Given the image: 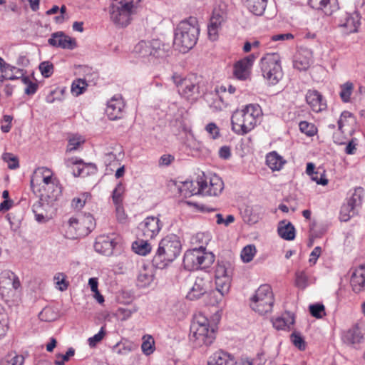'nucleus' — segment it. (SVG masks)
I'll return each instance as SVG.
<instances>
[{"label":"nucleus","mask_w":365,"mask_h":365,"mask_svg":"<svg viewBox=\"0 0 365 365\" xmlns=\"http://www.w3.org/2000/svg\"><path fill=\"white\" fill-rule=\"evenodd\" d=\"M199 34L198 21L195 17L190 16L178 24L173 44L180 52L186 53L196 44Z\"/></svg>","instance_id":"obj_1"},{"label":"nucleus","mask_w":365,"mask_h":365,"mask_svg":"<svg viewBox=\"0 0 365 365\" xmlns=\"http://www.w3.org/2000/svg\"><path fill=\"white\" fill-rule=\"evenodd\" d=\"M182 245L178 236L174 234L165 236L159 242L152 259L153 266L160 269L165 268L180 255Z\"/></svg>","instance_id":"obj_2"},{"label":"nucleus","mask_w":365,"mask_h":365,"mask_svg":"<svg viewBox=\"0 0 365 365\" xmlns=\"http://www.w3.org/2000/svg\"><path fill=\"white\" fill-rule=\"evenodd\" d=\"M140 0H113L109 6L110 21L118 28L130 25L137 14Z\"/></svg>","instance_id":"obj_3"},{"label":"nucleus","mask_w":365,"mask_h":365,"mask_svg":"<svg viewBox=\"0 0 365 365\" xmlns=\"http://www.w3.org/2000/svg\"><path fill=\"white\" fill-rule=\"evenodd\" d=\"M262 110L258 105L250 104L242 110H235L231 118L232 130L238 135H245L257 124Z\"/></svg>","instance_id":"obj_4"},{"label":"nucleus","mask_w":365,"mask_h":365,"mask_svg":"<svg viewBox=\"0 0 365 365\" xmlns=\"http://www.w3.org/2000/svg\"><path fill=\"white\" fill-rule=\"evenodd\" d=\"M232 269L230 264L218 263L215 270V290L210 292L212 305H217L222 302L230 289Z\"/></svg>","instance_id":"obj_5"},{"label":"nucleus","mask_w":365,"mask_h":365,"mask_svg":"<svg viewBox=\"0 0 365 365\" xmlns=\"http://www.w3.org/2000/svg\"><path fill=\"white\" fill-rule=\"evenodd\" d=\"M134 53L141 58L143 61L150 63L153 66H158L168 56V51L165 48V45L158 41L150 43L141 41L135 46Z\"/></svg>","instance_id":"obj_6"},{"label":"nucleus","mask_w":365,"mask_h":365,"mask_svg":"<svg viewBox=\"0 0 365 365\" xmlns=\"http://www.w3.org/2000/svg\"><path fill=\"white\" fill-rule=\"evenodd\" d=\"M274 302L271 287L268 284H262L251 298L250 307L255 312L263 315L272 311Z\"/></svg>","instance_id":"obj_7"},{"label":"nucleus","mask_w":365,"mask_h":365,"mask_svg":"<svg viewBox=\"0 0 365 365\" xmlns=\"http://www.w3.org/2000/svg\"><path fill=\"white\" fill-rule=\"evenodd\" d=\"M68 224L69 232H75L76 236L72 237L76 238L87 236L96 227L94 218L90 214L71 217Z\"/></svg>","instance_id":"obj_8"},{"label":"nucleus","mask_w":365,"mask_h":365,"mask_svg":"<svg viewBox=\"0 0 365 365\" xmlns=\"http://www.w3.org/2000/svg\"><path fill=\"white\" fill-rule=\"evenodd\" d=\"M197 185H200L201 195L206 196H217L224 189L223 181L219 176L207 178L203 173L197 177Z\"/></svg>","instance_id":"obj_9"},{"label":"nucleus","mask_w":365,"mask_h":365,"mask_svg":"<svg viewBox=\"0 0 365 365\" xmlns=\"http://www.w3.org/2000/svg\"><path fill=\"white\" fill-rule=\"evenodd\" d=\"M162 227L163 223L158 217H147L139 224L138 235L145 239H153L158 235Z\"/></svg>","instance_id":"obj_10"},{"label":"nucleus","mask_w":365,"mask_h":365,"mask_svg":"<svg viewBox=\"0 0 365 365\" xmlns=\"http://www.w3.org/2000/svg\"><path fill=\"white\" fill-rule=\"evenodd\" d=\"M190 340L195 341L197 346H209L215 339V330L210 327H190Z\"/></svg>","instance_id":"obj_11"},{"label":"nucleus","mask_w":365,"mask_h":365,"mask_svg":"<svg viewBox=\"0 0 365 365\" xmlns=\"http://www.w3.org/2000/svg\"><path fill=\"white\" fill-rule=\"evenodd\" d=\"M360 19L361 16L357 11L344 13L339 18V26L346 34L355 33L360 25Z\"/></svg>","instance_id":"obj_12"},{"label":"nucleus","mask_w":365,"mask_h":365,"mask_svg":"<svg viewBox=\"0 0 365 365\" xmlns=\"http://www.w3.org/2000/svg\"><path fill=\"white\" fill-rule=\"evenodd\" d=\"M210 280L208 278L197 277L195 279L194 284L187 294V298L190 300H196L204 294L208 293ZM210 292H209V295Z\"/></svg>","instance_id":"obj_13"},{"label":"nucleus","mask_w":365,"mask_h":365,"mask_svg":"<svg viewBox=\"0 0 365 365\" xmlns=\"http://www.w3.org/2000/svg\"><path fill=\"white\" fill-rule=\"evenodd\" d=\"M124 103L120 95H115L107 103L106 112L110 120H114L121 118Z\"/></svg>","instance_id":"obj_14"},{"label":"nucleus","mask_w":365,"mask_h":365,"mask_svg":"<svg viewBox=\"0 0 365 365\" xmlns=\"http://www.w3.org/2000/svg\"><path fill=\"white\" fill-rule=\"evenodd\" d=\"M115 245L116 242L113 237L102 235L97 237L94 244V249L98 253L110 256L113 254Z\"/></svg>","instance_id":"obj_15"},{"label":"nucleus","mask_w":365,"mask_h":365,"mask_svg":"<svg viewBox=\"0 0 365 365\" xmlns=\"http://www.w3.org/2000/svg\"><path fill=\"white\" fill-rule=\"evenodd\" d=\"M215 98H213V101L210 104V107L213 111L217 112L226 108L229 102L225 86H217L215 88Z\"/></svg>","instance_id":"obj_16"},{"label":"nucleus","mask_w":365,"mask_h":365,"mask_svg":"<svg viewBox=\"0 0 365 365\" xmlns=\"http://www.w3.org/2000/svg\"><path fill=\"white\" fill-rule=\"evenodd\" d=\"M350 283L354 292L359 293L365 289V264L359 265L353 272Z\"/></svg>","instance_id":"obj_17"},{"label":"nucleus","mask_w":365,"mask_h":365,"mask_svg":"<svg viewBox=\"0 0 365 365\" xmlns=\"http://www.w3.org/2000/svg\"><path fill=\"white\" fill-rule=\"evenodd\" d=\"M48 43L52 46L68 49H73L76 46L74 39L66 36L62 32L53 34L51 37L48 39Z\"/></svg>","instance_id":"obj_18"},{"label":"nucleus","mask_w":365,"mask_h":365,"mask_svg":"<svg viewBox=\"0 0 365 365\" xmlns=\"http://www.w3.org/2000/svg\"><path fill=\"white\" fill-rule=\"evenodd\" d=\"M306 101L314 112H320L327 107L322 101V96L316 90H309L306 94Z\"/></svg>","instance_id":"obj_19"},{"label":"nucleus","mask_w":365,"mask_h":365,"mask_svg":"<svg viewBox=\"0 0 365 365\" xmlns=\"http://www.w3.org/2000/svg\"><path fill=\"white\" fill-rule=\"evenodd\" d=\"M295 322L294 314L291 312H285L281 317L272 321L273 327L277 330H290Z\"/></svg>","instance_id":"obj_20"},{"label":"nucleus","mask_w":365,"mask_h":365,"mask_svg":"<svg viewBox=\"0 0 365 365\" xmlns=\"http://www.w3.org/2000/svg\"><path fill=\"white\" fill-rule=\"evenodd\" d=\"M342 341L349 345L359 344L363 339V334L358 324L344 331L341 336Z\"/></svg>","instance_id":"obj_21"},{"label":"nucleus","mask_w":365,"mask_h":365,"mask_svg":"<svg viewBox=\"0 0 365 365\" xmlns=\"http://www.w3.org/2000/svg\"><path fill=\"white\" fill-rule=\"evenodd\" d=\"M236 361L230 354L219 351L214 353L207 361V365H235Z\"/></svg>","instance_id":"obj_22"},{"label":"nucleus","mask_w":365,"mask_h":365,"mask_svg":"<svg viewBox=\"0 0 365 365\" xmlns=\"http://www.w3.org/2000/svg\"><path fill=\"white\" fill-rule=\"evenodd\" d=\"M172 78L175 84L180 88L179 91L182 88H186L190 85L199 83L198 77L194 73H190L185 77L175 73L173 75Z\"/></svg>","instance_id":"obj_23"},{"label":"nucleus","mask_w":365,"mask_h":365,"mask_svg":"<svg viewBox=\"0 0 365 365\" xmlns=\"http://www.w3.org/2000/svg\"><path fill=\"white\" fill-rule=\"evenodd\" d=\"M309 4L312 8L322 10L327 16L331 15L337 9L335 0H309Z\"/></svg>","instance_id":"obj_24"},{"label":"nucleus","mask_w":365,"mask_h":365,"mask_svg":"<svg viewBox=\"0 0 365 365\" xmlns=\"http://www.w3.org/2000/svg\"><path fill=\"white\" fill-rule=\"evenodd\" d=\"M312 61V52L309 50H301L296 56L294 61V68H308Z\"/></svg>","instance_id":"obj_25"},{"label":"nucleus","mask_w":365,"mask_h":365,"mask_svg":"<svg viewBox=\"0 0 365 365\" xmlns=\"http://www.w3.org/2000/svg\"><path fill=\"white\" fill-rule=\"evenodd\" d=\"M277 232L280 237L286 240H292L295 237V228L294 225L285 220L279 222Z\"/></svg>","instance_id":"obj_26"},{"label":"nucleus","mask_w":365,"mask_h":365,"mask_svg":"<svg viewBox=\"0 0 365 365\" xmlns=\"http://www.w3.org/2000/svg\"><path fill=\"white\" fill-rule=\"evenodd\" d=\"M268 0H242L250 12L256 16H262L267 7Z\"/></svg>","instance_id":"obj_27"},{"label":"nucleus","mask_w":365,"mask_h":365,"mask_svg":"<svg viewBox=\"0 0 365 365\" xmlns=\"http://www.w3.org/2000/svg\"><path fill=\"white\" fill-rule=\"evenodd\" d=\"M197 269L209 267L215 261V255L212 252H206L205 248H197Z\"/></svg>","instance_id":"obj_28"},{"label":"nucleus","mask_w":365,"mask_h":365,"mask_svg":"<svg viewBox=\"0 0 365 365\" xmlns=\"http://www.w3.org/2000/svg\"><path fill=\"white\" fill-rule=\"evenodd\" d=\"M197 248L187 250L183 257V265L185 269L189 271L197 269Z\"/></svg>","instance_id":"obj_29"},{"label":"nucleus","mask_w":365,"mask_h":365,"mask_svg":"<svg viewBox=\"0 0 365 365\" xmlns=\"http://www.w3.org/2000/svg\"><path fill=\"white\" fill-rule=\"evenodd\" d=\"M286 161L277 152L272 151L266 156V163L272 170H279Z\"/></svg>","instance_id":"obj_30"},{"label":"nucleus","mask_w":365,"mask_h":365,"mask_svg":"<svg viewBox=\"0 0 365 365\" xmlns=\"http://www.w3.org/2000/svg\"><path fill=\"white\" fill-rule=\"evenodd\" d=\"M261 66L266 68L281 67V59L279 54L267 53L261 59Z\"/></svg>","instance_id":"obj_31"},{"label":"nucleus","mask_w":365,"mask_h":365,"mask_svg":"<svg viewBox=\"0 0 365 365\" xmlns=\"http://www.w3.org/2000/svg\"><path fill=\"white\" fill-rule=\"evenodd\" d=\"M180 192L185 197H190L195 195H201L200 190V185H197V181H185L182 183V187L180 188Z\"/></svg>","instance_id":"obj_32"},{"label":"nucleus","mask_w":365,"mask_h":365,"mask_svg":"<svg viewBox=\"0 0 365 365\" xmlns=\"http://www.w3.org/2000/svg\"><path fill=\"white\" fill-rule=\"evenodd\" d=\"M149 239L138 240L133 242L132 249L140 255H146L151 251V245L148 242Z\"/></svg>","instance_id":"obj_33"},{"label":"nucleus","mask_w":365,"mask_h":365,"mask_svg":"<svg viewBox=\"0 0 365 365\" xmlns=\"http://www.w3.org/2000/svg\"><path fill=\"white\" fill-rule=\"evenodd\" d=\"M263 77L270 85H276L283 77L282 70H262Z\"/></svg>","instance_id":"obj_34"},{"label":"nucleus","mask_w":365,"mask_h":365,"mask_svg":"<svg viewBox=\"0 0 365 365\" xmlns=\"http://www.w3.org/2000/svg\"><path fill=\"white\" fill-rule=\"evenodd\" d=\"M154 274L151 270L144 269L138 276V286L140 287H148L153 281Z\"/></svg>","instance_id":"obj_35"},{"label":"nucleus","mask_w":365,"mask_h":365,"mask_svg":"<svg viewBox=\"0 0 365 365\" xmlns=\"http://www.w3.org/2000/svg\"><path fill=\"white\" fill-rule=\"evenodd\" d=\"M222 23L220 21H217L216 20H213L212 19H210V23L207 26V34L208 37L212 41H215L218 38L219 31L222 28Z\"/></svg>","instance_id":"obj_36"},{"label":"nucleus","mask_w":365,"mask_h":365,"mask_svg":"<svg viewBox=\"0 0 365 365\" xmlns=\"http://www.w3.org/2000/svg\"><path fill=\"white\" fill-rule=\"evenodd\" d=\"M58 313L51 307H44L38 314V318L43 322H53L58 318Z\"/></svg>","instance_id":"obj_37"},{"label":"nucleus","mask_w":365,"mask_h":365,"mask_svg":"<svg viewBox=\"0 0 365 365\" xmlns=\"http://www.w3.org/2000/svg\"><path fill=\"white\" fill-rule=\"evenodd\" d=\"M21 82L26 86L24 92L26 94L31 96L34 95L38 89V84L36 82H33L31 80L30 76H25L21 73V76L19 77Z\"/></svg>","instance_id":"obj_38"},{"label":"nucleus","mask_w":365,"mask_h":365,"mask_svg":"<svg viewBox=\"0 0 365 365\" xmlns=\"http://www.w3.org/2000/svg\"><path fill=\"white\" fill-rule=\"evenodd\" d=\"M87 86L88 84L86 80L78 78L73 81L71 91L73 96H78L86 91Z\"/></svg>","instance_id":"obj_39"},{"label":"nucleus","mask_w":365,"mask_h":365,"mask_svg":"<svg viewBox=\"0 0 365 365\" xmlns=\"http://www.w3.org/2000/svg\"><path fill=\"white\" fill-rule=\"evenodd\" d=\"M355 207L348 202L344 203L340 210L339 219L341 221L347 222L351 217L356 214Z\"/></svg>","instance_id":"obj_40"},{"label":"nucleus","mask_w":365,"mask_h":365,"mask_svg":"<svg viewBox=\"0 0 365 365\" xmlns=\"http://www.w3.org/2000/svg\"><path fill=\"white\" fill-rule=\"evenodd\" d=\"M363 196L364 189L361 187H356L354 189V191L350 198L347 200V202L356 208L357 207L361 206Z\"/></svg>","instance_id":"obj_41"},{"label":"nucleus","mask_w":365,"mask_h":365,"mask_svg":"<svg viewBox=\"0 0 365 365\" xmlns=\"http://www.w3.org/2000/svg\"><path fill=\"white\" fill-rule=\"evenodd\" d=\"M124 192L125 186L120 182L112 192V200L115 205H123Z\"/></svg>","instance_id":"obj_42"},{"label":"nucleus","mask_w":365,"mask_h":365,"mask_svg":"<svg viewBox=\"0 0 365 365\" xmlns=\"http://www.w3.org/2000/svg\"><path fill=\"white\" fill-rule=\"evenodd\" d=\"M340 88L341 91L339 93V96L341 100L345 103L349 102L350 101V97L354 90V84L350 81H347L344 84L341 85Z\"/></svg>","instance_id":"obj_43"},{"label":"nucleus","mask_w":365,"mask_h":365,"mask_svg":"<svg viewBox=\"0 0 365 365\" xmlns=\"http://www.w3.org/2000/svg\"><path fill=\"white\" fill-rule=\"evenodd\" d=\"M210 19L223 24L227 19V11L225 5L220 4L218 6V7H215L213 9Z\"/></svg>","instance_id":"obj_44"},{"label":"nucleus","mask_w":365,"mask_h":365,"mask_svg":"<svg viewBox=\"0 0 365 365\" xmlns=\"http://www.w3.org/2000/svg\"><path fill=\"white\" fill-rule=\"evenodd\" d=\"M39 172L42 175L43 183L49 188L53 187L56 183L52 179V173L50 169L46 168H41L36 173Z\"/></svg>","instance_id":"obj_45"},{"label":"nucleus","mask_w":365,"mask_h":365,"mask_svg":"<svg viewBox=\"0 0 365 365\" xmlns=\"http://www.w3.org/2000/svg\"><path fill=\"white\" fill-rule=\"evenodd\" d=\"M256 253V247L253 245L245 246L241 252V258L244 262H250L252 260Z\"/></svg>","instance_id":"obj_46"},{"label":"nucleus","mask_w":365,"mask_h":365,"mask_svg":"<svg viewBox=\"0 0 365 365\" xmlns=\"http://www.w3.org/2000/svg\"><path fill=\"white\" fill-rule=\"evenodd\" d=\"M256 58V56L254 54L245 57L235 62L234 68H250L253 66Z\"/></svg>","instance_id":"obj_47"},{"label":"nucleus","mask_w":365,"mask_h":365,"mask_svg":"<svg viewBox=\"0 0 365 365\" xmlns=\"http://www.w3.org/2000/svg\"><path fill=\"white\" fill-rule=\"evenodd\" d=\"M199 86L198 84H192L188 86L186 88H182L181 91H180L182 96H183L185 98H186L188 100L194 99L195 94L199 93L198 91Z\"/></svg>","instance_id":"obj_48"},{"label":"nucleus","mask_w":365,"mask_h":365,"mask_svg":"<svg viewBox=\"0 0 365 365\" xmlns=\"http://www.w3.org/2000/svg\"><path fill=\"white\" fill-rule=\"evenodd\" d=\"M299 127L302 133L310 137L314 136L317 133V128L314 125L307 121H301Z\"/></svg>","instance_id":"obj_49"},{"label":"nucleus","mask_w":365,"mask_h":365,"mask_svg":"<svg viewBox=\"0 0 365 365\" xmlns=\"http://www.w3.org/2000/svg\"><path fill=\"white\" fill-rule=\"evenodd\" d=\"M2 159L7 163L9 169H16L19 167V159L16 156L9 153H5L2 155Z\"/></svg>","instance_id":"obj_50"},{"label":"nucleus","mask_w":365,"mask_h":365,"mask_svg":"<svg viewBox=\"0 0 365 365\" xmlns=\"http://www.w3.org/2000/svg\"><path fill=\"white\" fill-rule=\"evenodd\" d=\"M190 327H195V328L200 327H210L209 321L203 314L198 313L195 315Z\"/></svg>","instance_id":"obj_51"},{"label":"nucleus","mask_w":365,"mask_h":365,"mask_svg":"<svg viewBox=\"0 0 365 365\" xmlns=\"http://www.w3.org/2000/svg\"><path fill=\"white\" fill-rule=\"evenodd\" d=\"M295 275V285L299 289H305L308 284V277L306 273L304 271H298Z\"/></svg>","instance_id":"obj_52"},{"label":"nucleus","mask_w":365,"mask_h":365,"mask_svg":"<svg viewBox=\"0 0 365 365\" xmlns=\"http://www.w3.org/2000/svg\"><path fill=\"white\" fill-rule=\"evenodd\" d=\"M309 312L312 316L317 319H321L325 315L324 306L322 304H314L309 305Z\"/></svg>","instance_id":"obj_53"},{"label":"nucleus","mask_w":365,"mask_h":365,"mask_svg":"<svg viewBox=\"0 0 365 365\" xmlns=\"http://www.w3.org/2000/svg\"><path fill=\"white\" fill-rule=\"evenodd\" d=\"M290 339L293 344L299 349H305L306 344L300 333L296 331L293 332L290 336Z\"/></svg>","instance_id":"obj_54"},{"label":"nucleus","mask_w":365,"mask_h":365,"mask_svg":"<svg viewBox=\"0 0 365 365\" xmlns=\"http://www.w3.org/2000/svg\"><path fill=\"white\" fill-rule=\"evenodd\" d=\"M83 142V139L80 135H73L68 140L66 151L71 152L76 150Z\"/></svg>","instance_id":"obj_55"},{"label":"nucleus","mask_w":365,"mask_h":365,"mask_svg":"<svg viewBox=\"0 0 365 365\" xmlns=\"http://www.w3.org/2000/svg\"><path fill=\"white\" fill-rule=\"evenodd\" d=\"M76 166H77L76 167V170H73V175L75 177H77V176H85V175H88L89 173L85 171V170L86 168H91V169H93L94 170L96 169L95 165L91 164V163L88 164V165H85L83 161H82V164L81 165H77Z\"/></svg>","instance_id":"obj_56"},{"label":"nucleus","mask_w":365,"mask_h":365,"mask_svg":"<svg viewBox=\"0 0 365 365\" xmlns=\"http://www.w3.org/2000/svg\"><path fill=\"white\" fill-rule=\"evenodd\" d=\"M154 339L151 336H149L146 339H144L141 345L143 352L146 355H150L154 351L153 348Z\"/></svg>","instance_id":"obj_57"},{"label":"nucleus","mask_w":365,"mask_h":365,"mask_svg":"<svg viewBox=\"0 0 365 365\" xmlns=\"http://www.w3.org/2000/svg\"><path fill=\"white\" fill-rule=\"evenodd\" d=\"M75 354V350L73 348H69L66 353L63 355L58 354L57 355V359L55 361L54 364L56 365H64L66 361L69 360L71 356H73Z\"/></svg>","instance_id":"obj_58"},{"label":"nucleus","mask_w":365,"mask_h":365,"mask_svg":"<svg viewBox=\"0 0 365 365\" xmlns=\"http://www.w3.org/2000/svg\"><path fill=\"white\" fill-rule=\"evenodd\" d=\"M106 334V331L104 327H102L99 332L95 334L93 336L90 337L88 339V344L91 347H94L96 345L100 342L104 337Z\"/></svg>","instance_id":"obj_59"},{"label":"nucleus","mask_w":365,"mask_h":365,"mask_svg":"<svg viewBox=\"0 0 365 365\" xmlns=\"http://www.w3.org/2000/svg\"><path fill=\"white\" fill-rule=\"evenodd\" d=\"M24 357L22 356H15L11 359H3L0 361V365H23Z\"/></svg>","instance_id":"obj_60"},{"label":"nucleus","mask_w":365,"mask_h":365,"mask_svg":"<svg viewBox=\"0 0 365 365\" xmlns=\"http://www.w3.org/2000/svg\"><path fill=\"white\" fill-rule=\"evenodd\" d=\"M206 131L211 135L212 138L216 139L220 135L218 127L214 123H210L206 125Z\"/></svg>","instance_id":"obj_61"},{"label":"nucleus","mask_w":365,"mask_h":365,"mask_svg":"<svg viewBox=\"0 0 365 365\" xmlns=\"http://www.w3.org/2000/svg\"><path fill=\"white\" fill-rule=\"evenodd\" d=\"M349 119L351 120L352 121H354V117L353 114L349 111L342 112V113L341 114V117L338 120V125L339 130H341L345 121H347Z\"/></svg>","instance_id":"obj_62"},{"label":"nucleus","mask_w":365,"mask_h":365,"mask_svg":"<svg viewBox=\"0 0 365 365\" xmlns=\"http://www.w3.org/2000/svg\"><path fill=\"white\" fill-rule=\"evenodd\" d=\"M66 276L63 273H58L54 279L56 280V284L59 286L58 289L61 291H64L68 287V283L65 280Z\"/></svg>","instance_id":"obj_63"},{"label":"nucleus","mask_w":365,"mask_h":365,"mask_svg":"<svg viewBox=\"0 0 365 365\" xmlns=\"http://www.w3.org/2000/svg\"><path fill=\"white\" fill-rule=\"evenodd\" d=\"M233 75L235 78L240 81H245L250 78V70H234Z\"/></svg>","instance_id":"obj_64"}]
</instances>
